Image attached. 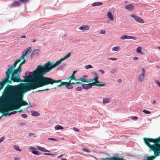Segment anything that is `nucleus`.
<instances>
[{
    "instance_id": "obj_1",
    "label": "nucleus",
    "mask_w": 160,
    "mask_h": 160,
    "mask_svg": "<svg viewBox=\"0 0 160 160\" xmlns=\"http://www.w3.org/2000/svg\"><path fill=\"white\" fill-rule=\"evenodd\" d=\"M52 67L49 61L44 65H38L34 77L31 82L26 84L27 87L30 88V90L49 84H53L52 79L43 76L45 74L50 72Z\"/></svg>"
},
{
    "instance_id": "obj_2",
    "label": "nucleus",
    "mask_w": 160,
    "mask_h": 160,
    "mask_svg": "<svg viewBox=\"0 0 160 160\" xmlns=\"http://www.w3.org/2000/svg\"><path fill=\"white\" fill-rule=\"evenodd\" d=\"M146 144L149 147V151H153L155 156L144 157L142 160H153L156 157L159 156L160 153V137L158 138H144Z\"/></svg>"
},
{
    "instance_id": "obj_3",
    "label": "nucleus",
    "mask_w": 160,
    "mask_h": 160,
    "mask_svg": "<svg viewBox=\"0 0 160 160\" xmlns=\"http://www.w3.org/2000/svg\"><path fill=\"white\" fill-rule=\"evenodd\" d=\"M28 83H21L19 85H8L6 87L4 90L5 93H12L13 92L17 94V97L20 98L22 92L30 90V88L27 87Z\"/></svg>"
},
{
    "instance_id": "obj_4",
    "label": "nucleus",
    "mask_w": 160,
    "mask_h": 160,
    "mask_svg": "<svg viewBox=\"0 0 160 160\" xmlns=\"http://www.w3.org/2000/svg\"><path fill=\"white\" fill-rule=\"evenodd\" d=\"M17 94L16 95H10L9 96L8 99H3L2 100V104H1V108L5 109V112H8L9 110H11L12 106L10 105H15V101L17 99L15 100L16 98L18 99L17 96ZM16 109L15 108H13L12 110Z\"/></svg>"
},
{
    "instance_id": "obj_5",
    "label": "nucleus",
    "mask_w": 160,
    "mask_h": 160,
    "mask_svg": "<svg viewBox=\"0 0 160 160\" xmlns=\"http://www.w3.org/2000/svg\"><path fill=\"white\" fill-rule=\"evenodd\" d=\"M25 63V62H22L19 65L18 68L14 70V73L12 75L11 77V80L14 82H25L27 81L25 80H22L20 78L19 73L21 71L22 66Z\"/></svg>"
},
{
    "instance_id": "obj_6",
    "label": "nucleus",
    "mask_w": 160,
    "mask_h": 160,
    "mask_svg": "<svg viewBox=\"0 0 160 160\" xmlns=\"http://www.w3.org/2000/svg\"><path fill=\"white\" fill-rule=\"evenodd\" d=\"M23 92L22 94L21 97L20 98H18V99L15 101V105L19 107V108L21 106L25 105H27L28 104L26 101L22 100V98H23Z\"/></svg>"
},
{
    "instance_id": "obj_7",
    "label": "nucleus",
    "mask_w": 160,
    "mask_h": 160,
    "mask_svg": "<svg viewBox=\"0 0 160 160\" xmlns=\"http://www.w3.org/2000/svg\"><path fill=\"white\" fill-rule=\"evenodd\" d=\"M15 68V66H14L13 65L9 67L7 71L6 72V78L4 79L3 81H6L7 79H7L10 78V75L12 73V71Z\"/></svg>"
},
{
    "instance_id": "obj_8",
    "label": "nucleus",
    "mask_w": 160,
    "mask_h": 160,
    "mask_svg": "<svg viewBox=\"0 0 160 160\" xmlns=\"http://www.w3.org/2000/svg\"><path fill=\"white\" fill-rule=\"evenodd\" d=\"M29 0H19L18 1H15L10 5V7H18L21 5L20 2L22 3H25L28 2Z\"/></svg>"
},
{
    "instance_id": "obj_9",
    "label": "nucleus",
    "mask_w": 160,
    "mask_h": 160,
    "mask_svg": "<svg viewBox=\"0 0 160 160\" xmlns=\"http://www.w3.org/2000/svg\"><path fill=\"white\" fill-rule=\"evenodd\" d=\"M5 78H3L2 81H0V91L3 88L5 84L7 83H8L10 84H12V82L11 81L9 80V79H7L6 81H3Z\"/></svg>"
},
{
    "instance_id": "obj_10",
    "label": "nucleus",
    "mask_w": 160,
    "mask_h": 160,
    "mask_svg": "<svg viewBox=\"0 0 160 160\" xmlns=\"http://www.w3.org/2000/svg\"><path fill=\"white\" fill-rule=\"evenodd\" d=\"M131 16L132 18H133L137 22L141 23H144V21L143 19L139 16H137L134 14H131Z\"/></svg>"
},
{
    "instance_id": "obj_11",
    "label": "nucleus",
    "mask_w": 160,
    "mask_h": 160,
    "mask_svg": "<svg viewBox=\"0 0 160 160\" xmlns=\"http://www.w3.org/2000/svg\"><path fill=\"white\" fill-rule=\"evenodd\" d=\"M142 73L138 76V80L139 82H142L144 80V79L145 76V70L142 68L141 69Z\"/></svg>"
},
{
    "instance_id": "obj_12",
    "label": "nucleus",
    "mask_w": 160,
    "mask_h": 160,
    "mask_svg": "<svg viewBox=\"0 0 160 160\" xmlns=\"http://www.w3.org/2000/svg\"><path fill=\"white\" fill-rule=\"evenodd\" d=\"M32 149L31 152L33 154L37 155H41V152H39L35 148L31 147L30 148V149Z\"/></svg>"
},
{
    "instance_id": "obj_13",
    "label": "nucleus",
    "mask_w": 160,
    "mask_h": 160,
    "mask_svg": "<svg viewBox=\"0 0 160 160\" xmlns=\"http://www.w3.org/2000/svg\"><path fill=\"white\" fill-rule=\"evenodd\" d=\"M102 159L103 160H125L123 158L117 157L103 158Z\"/></svg>"
},
{
    "instance_id": "obj_14",
    "label": "nucleus",
    "mask_w": 160,
    "mask_h": 160,
    "mask_svg": "<svg viewBox=\"0 0 160 160\" xmlns=\"http://www.w3.org/2000/svg\"><path fill=\"white\" fill-rule=\"evenodd\" d=\"M120 39L124 40L125 39H132L134 40H136L137 38L132 36H127L126 35H124L120 38Z\"/></svg>"
},
{
    "instance_id": "obj_15",
    "label": "nucleus",
    "mask_w": 160,
    "mask_h": 160,
    "mask_svg": "<svg viewBox=\"0 0 160 160\" xmlns=\"http://www.w3.org/2000/svg\"><path fill=\"white\" fill-rule=\"evenodd\" d=\"M125 7L126 9L130 11H132L133 10L134 8V6L131 4H130L127 5L125 6Z\"/></svg>"
},
{
    "instance_id": "obj_16",
    "label": "nucleus",
    "mask_w": 160,
    "mask_h": 160,
    "mask_svg": "<svg viewBox=\"0 0 160 160\" xmlns=\"http://www.w3.org/2000/svg\"><path fill=\"white\" fill-rule=\"evenodd\" d=\"M90 27L88 25H83L80 27L79 29L83 31H85L88 30L89 29Z\"/></svg>"
},
{
    "instance_id": "obj_17",
    "label": "nucleus",
    "mask_w": 160,
    "mask_h": 160,
    "mask_svg": "<svg viewBox=\"0 0 160 160\" xmlns=\"http://www.w3.org/2000/svg\"><path fill=\"white\" fill-rule=\"evenodd\" d=\"M32 51L31 48L30 47L26 48L22 52L25 54L26 55L27 54L30 53Z\"/></svg>"
},
{
    "instance_id": "obj_18",
    "label": "nucleus",
    "mask_w": 160,
    "mask_h": 160,
    "mask_svg": "<svg viewBox=\"0 0 160 160\" xmlns=\"http://www.w3.org/2000/svg\"><path fill=\"white\" fill-rule=\"evenodd\" d=\"M91 85L90 84V83L87 84L83 83L82 85V87L84 89L86 90H87L89 88H91Z\"/></svg>"
},
{
    "instance_id": "obj_19",
    "label": "nucleus",
    "mask_w": 160,
    "mask_h": 160,
    "mask_svg": "<svg viewBox=\"0 0 160 160\" xmlns=\"http://www.w3.org/2000/svg\"><path fill=\"white\" fill-rule=\"evenodd\" d=\"M26 55L25 54H24L22 52V55L18 59V60L20 62L22 60H23V61L22 62H23L24 61L25 62V63L26 62V60L25 59V57L26 56Z\"/></svg>"
},
{
    "instance_id": "obj_20",
    "label": "nucleus",
    "mask_w": 160,
    "mask_h": 160,
    "mask_svg": "<svg viewBox=\"0 0 160 160\" xmlns=\"http://www.w3.org/2000/svg\"><path fill=\"white\" fill-rule=\"evenodd\" d=\"M31 112L32 113V115L33 116L37 117L40 115V113L38 112L34 111H31Z\"/></svg>"
},
{
    "instance_id": "obj_21",
    "label": "nucleus",
    "mask_w": 160,
    "mask_h": 160,
    "mask_svg": "<svg viewBox=\"0 0 160 160\" xmlns=\"http://www.w3.org/2000/svg\"><path fill=\"white\" fill-rule=\"evenodd\" d=\"M39 52V50L38 49H35L32 51L31 54V57H33V56L38 54Z\"/></svg>"
},
{
    "instance_id": "obj_22",
    "label": "nucleus",
    "mask_w": 160,
    "mask_h": 160,
    "mask_svg": "<svg viewBox=\"0 0 160 160\" xmlns=\"http://www.w3.org/2000/svg\"><path fill=\"white\" fill-rule=\"evenodd\" d=\"M107 16L110 20L111 21H112L113 20V15H112L111 12H109L107 13Z\"/></svg>"
},
{
    "instance_id": "obj_23",
    "label": "nucleus",
    "mask_w": 160,
    "mask_h": 160,
    "mask_svg": "<svg viewBox=\"0 0 160 160\" xmlns=\"http://www.w3.org/2000/svg\"><path fill=\"white\" fill-rule=\"evenodd\" d=\"M103 3L102 2H96L93 3L92 5V7H95L96 6H100L102 5Z\"/></svg>"
},
{
    "instance_id": "obj_24",
    "label": "nucleus",
    "mask_w": 160,
    "mask_h": 160,
    "mask_svg": "<svg viewBox=\"0 0 160 160\" xmlns=\"http://www.w3.org/2000/svg\"><path fill=\"white\" fill-rule=\"evenodd\" d=\"M63 61V60H62V58L60 59L59 60L57 61L55 63V65H53L51 63V64L52 65V68H53L55 67L56 66L59 64L61 63V62Z\"/></svg>"
},
{
    "instance_id": "obj_25",
    "label": "nucleus",
    "mask_w": 160,
    "mask_h": 160,
    "mask_svg": "<svg viewBox=\"0 0 160 160\" xmlns=\"http://www.w3.org/2000/svg\"><path fill=\"white\" fill-rule=\"evenodd\" d=\"M70 82V81L69 82H68V83L67 84V85H65V87L68 89H72L73 87V86L72 85V84H70L69 83Z\"/></svg>"
},
{
    "instance_id": "obj_26",
    "label": "nucleus",
    "mask_w": 160,
    "mask_h": 160,
    "mask_svg": "<svg viewBox=\"0 0 160 160\" xmlns=\"http://www.w3.org/2000/svg\"><path fill=\"white\" fill-rule=\"evenodd\" d=\"M100 83V82H99L98 81H95L94 82H93L92 83H90V84H91V87H92V86H98V84H97V83Z\"/></svg>"
},
{
    "instance_id": "obj_27",
    "label": "nucleus",
    "mask_w": 160,
    "mask_h": 160,
    "mask_svg": "<svg viewBox=\"0 0 160 160\" xmlns=\"http://www.w3.org/2000/svg\"><path fill=\"white\" fill-rule=\"evenodd\" d=\"M55 129L56 130L59 129H63V128L59 125H57L55 127Z\"/></svg>"
},
{
    "instance_id": "obj_28",
    "label": "nucleus",
    "mask_w": 160,
    "mask_h": 160,
    "mask_svg": "<svg viewBox=\"0 0 160 160\" xmlns=\"http://www.w3.org/2000/svg\"><path fill=\"white\" fill-rule=\"evenodd\" d=\"M77 71H74L73 72V73L72 75V76L71 77H70L69 78L71 79V80H72V79H75V78L74 76V75L75 74V73L77 72Z\"/></svg>"
},
{
    "instance_id": "obj_29",
    "label": "nucleus",
    "mask_w": 160,
    "mask_h": 160,
    "mask_svg": "<svg viewBox=\"0 0 160 160\" xmlns=\"http://www.w3.org/2000/svg\"><path fill=\"white\" fill-rule=\"evenodd\" d=\"M142 48L140 47H138L137 49H136V51L137 52L139 53L142 54Z\"/></svg>"
},
{
    "instance_id": "obj_30",
    "label": "nucleus",
    "mask_w": 160,
    "mask_h": 160,
    "mask_svg": "<svg viewBox=\"0 0 160 160\" xmlns=\"http://www.w3.org/2000/svg\"><path fill=\"white\" fill-rule=\"evenodd\" d=\"M13 147L16 150H17V151H18L19 152H21L22 151L21 149H20L19 148V147L17 145H13Z\"/></svg>"
},
{
    "instance_id": "obj_31",
    "label": "nucleus",
    "mask_w": 160,
    "mask_h": 160,
    "mask_svg": "<svg viewBox=\"0 0 160 160\" xmlns=\"http://www.w3.org/2000/svg\"><path fill=\"white\" fill-rule=\"evenodd\" d=\"M71 52L68 53V54L64 56L63 58H62V60H63V61L65 59L68 58L70 56L71 54Z\"/></svg>"
},
{
    "instance_id": "obj_32",
    "label": "nucleus",
    "mask_w": 160,
    "mask_h": 160,
    "mask_svg": "<svg viewBox=\"0 0 160 160\" xmlns=\"http://www.w3.org/2000/svg\"><path fill=\"white\" fill-rule=\"evenodd\" d=\"M37 148L39 150L42 152H44L45 149V148H44L40 146H37Z\"/></svg>"
},
{
    "instance_id": "obj_33",
    "label": "nucleus",
    "mask_w": 160,
    "mask_h": 160,
    "mask_svg": "<svg viewBox=\"0 0 160 160\" xmlns=\"http://www.w3.org/2000/svg\"><path fill=\"white\" fill-rule=\"evenodd\" d=\"M109 102V100L108 98H105L103 99L102 103L103 104H105Z\"/></svg>"
},
{
    "instance_id": "obj_34",
    "label": "nucleus",
    "mask_w": 160,
    "mask_h": 160,
    "mask_svg": "<svg viewBox=\"0 0 160 160\" xmlns=\"http://www.w3.org/2000/svg\"><path fill=\"white\" fill-rule=\"evenodd\" d=\"M78 80H80L82 82H87V79H85L84 78H79L78 79Z\"/></svg>"
},
{
    "instance_id": "obj_35",
    "label": "nucleus",
    "mask_w": 160,
    "mask_h": 160,
    "mask_svg": "<svg viewBox=\"0 0 160 160\" xmlns=\"http://www.w3.org/2000/svg\"><path fill=\"white\" fill-rule=\"evenodd\" d=\"M17 112V111H13V112H11L10 113H9L8 114H5V116L6 117H7L8 116V115L9 116H10V115H12V114H15Z\"/></svg>"
},
{
    "instance_id": "obj_36",
    "label": "nucleus",
    "mask_w": 160,
    "mask_h": 160,
    "mask_svg": "<svg viewBox=\"0 0 160 160\" xmlns=\"http://www.w3.org/2000/svg\"><path fill=\"white\" fill-rule=\"evenodd\" d=\"M119 49V48L117 47H113L112 49L113 51H118Z\"/></svg>"
},
{
    "instance_id": "obj_37",
    "label": "nucleus",
    "mask_w": 160,
    "mask_h": 160,
    "mask_svg": "<svg viewBox=\"0 0 160 160\" xmlns=\"http://www.w3.org/2000/svg\"><path fill=\"white\" fill-rule=\"evenodd\" d=\"M142 112L146 114H149L151 113V112L148 111L144 109L142 111Z\"/></svg>"
},
{
    "instance_id": "obj_38",
    "label": "nucleus",
    "mask_w": 160,
    "mask_h": 160,
    "mask_svg": "<svg viewBox=\"0 0 160 160\" xmlns=\"http://www.w3.org/2000/svg\"><path fill=\"white\" fill-rule=\"evenodd\" d=\"M92 68V66L90 64L85 66V68L87 69H89L91 68Z\"/></svg>"
},
{
    "instance_id": "obj_39",
    "label": "nucleus",
    "mask_w": 160,
    "mask_h": 160,
    "mask_svg": "<svg viewBox=\"0 0 160 160\" xmlns=\"http://www.w3.org/2000/svg\"><path fill=\"white\" fill-rule=\"evenodd\" d=\"M66 66L65 63L62 64V65H61L58 68V69H63V68L64 67Z\"/></svg>"
},
{
    "instance_id": "obj_40",
    "label": "nucleus",
    "mask_w": 160,
    "mask_h": 160,
    "mask_svg": "<svg viewBox=\"0 0 160 160\" xmlns=\"http://www.w3.org/2000/svg\"><path fill=\"white\" fill-rule=\"evenodd\" d=\"M36 72H35V73H34V76L35 75V73H36ZM29 76V77H32L33 76H34V73L33 72H29V74H28V75Z\"/></svg>"
},
{
    "instance_id": "obj_41",
    "label": "nucleus",
    "mask_w": 160,
    "mask_h": 160,
    "mask_svg": "<svg viewBox=\"0 0 160 160\" xmlns=\"http://www.w3.org/2000/svg\"><path fill=\"white\" fill-rule=\"evenodd\" d=\"M130 118H131L132 120H137L138 118L136 116H131L130 117Z\"/></svg>"
},
{
    "instance_id": "obj_42",
    "label": "nucleus",
    "mask_w": 160,
    "mask_h": 160,
    "mask_svg": "<svg viewBox=\"0 0 160 160\" xmlns=\"http://www.w3.org/2000/svg\"><path fill=\"white\" fill-rule=\"evenodd\" d=\"M19 62L18 60V59H17L14 62L12 65L14 66H15V68L17 64Z\"/></svg>"
},
{
    "instance_id": "obj_43",
    "label": "nucleus",
    "mask_w": 160,
    "mask_h": 160,
    "mask_svg": "<svg viewBox=\"0 0 160 160\" xmlns=\"http://www.w3.org/2000/svg\"><path fill=\"white\" fill-rule=\"evenodd\" d=\"M29 136L35 137L36 136L34 133H29L28 135Z\"/></svg>"
},
{
    "instance_id": "obj_44",
    "label": "nucleus",
    "mask_w": 160,
    "mask_h": 160,
    "mask_svg": "<svg viewBox=\"0 0 160 160\" xmlns=\"http://www.w3.org/2000/svg\"><path fill=\"white\" fill-rule=\"evenodd\" d=\"M82 150L83 151L87 152H90V151L89 150H88L87 149V148H82Z\"/></svg>"
},
{
    "instance_id": "obj_45",
    "label": "nucleus",
    "mask_w": 160,
    "mask_h": 160,
    "mask_svg": "<svg viewBox=\"0 0 160 160\" xmlns=\"http://www.w3.org/2000/svg\"><path fill=\"white\" fill-rule=\"evenodd\" d=\"M62 84V85H67V84L68 83V82H60Z\"/></svg>"
},
{
    "instance_id": "obj_46",
    "label": "nucleus",
    "mask_w": 160,
    "mask_h": 160,
    "mask_svg": "<svg viewBox=\"0 0 160 160\" xmlns=\"http://www.w3.org/2000/svg\"><path fill=\"white\" fill-rule=\"evenodd\" d=\"M82 88L81 87H78L76 88V90L77 91H81L82 90Z\"/></svg>"
},
{
    "instance_id": "obj_47",
    "label": "nucleus",
    "mask_w": 160,
    "mask_h": 160,
    "mask_svg": "<svg viewBox=\"0 0 160 160\" xmlns=\"http://www.w3.org/2000/svg\"><path fill=\"white\" fill-rule=\"evenodd\" d=\"M48 140L53 141H58L57 139L53 138H48Z\"/></svg>"
},
{
    "instance_id": "obj_48",
    "label": "nucleus",
    "mask_w": 160,
    "mask_h": 160,
    "mask_svg": "<svg viewBox=\"0 0 160 160\" xmlns=\"http://www.w3.org/2000/svg\"><path fill=\"white\" fill-rule=\"evenodd\" d=\"M61 81V80H55L53 79V84H54V83H57V82H60Z\"/></svg>"
},
{
    "instance_id": "obj_49",
    "label": "nucleus",
    "mask_w": 160,
    "mask_h": 160,
    "mask_svg": "<svg viewBox=\"0 0 160 160\" xmlns=\"http://www.w3.org/2000/svg\"><path fill=\"white\" fill-rule=\"evenodd\" d=\"M155 82L156 83L159 87H160V82L157 80H155Z\"/></svg>"
},
{
    "instance_id": "obj_50",
    "label": "nucleus",
    "mask_w": 160,
    "mask_h": 160,
    "mask_svg": "<svg viewBox=\"0 0 160 160\" xmlns=\"http://www.w3.org/2000/svg\"><path fill=\"white\" fill-rule=\"evenodd\" d=\"M50 89H50L47 88V89H44L43 90H38V91L37 92H42V91H48Z\"/></svg>"
},
{
    "instance_id": "obj_51",
    "label": "nucleus",
    "mask_w": 160,
    "mask_h": 160,
    "mask_svg": "<svg viewBox=\"0 0 160 160\" xmlns=\"http://www.w3.org/2000/svg\"><path fill=\"white\" fill-rule=\"evenodd\" d=\"M99 71L102 74H103L105 73L104 71L102 69H99Z\"/></svg>"
},
{
    "instance_id": "obj_52",
    "label": "nucleus",
    "mask_w": 160,
    "mask_h": 160,
    "mask_svg": "<svg viewBox=\"0 0 160 160\" xmlns=\"http://www.w3.org/2000/svg\"><path fill=\"white\" fill-rule=\"evenodd\" d=\"M105 33H106L105 31L103 30H102L101 31L99 32V33L100 34H104Z\"/></svg>"
},
{
    "instance_id": "obj_53",
    "label": "nucleus",
    "mask_w": 160,
    "mask_h": 160,
    "mask_svg": "<svg viewBox=\"0 0 160 160\" xmlns=\"http://www.w3.org/2000/svg\"><path fill=\"white\" fill-rule=\"evenodd\" d=\"M108 59L111 60H112L113 61H114V60H117V58H108Z\"/></svg>"
},
{
    "instance_id": "obj_54",
    "label": "nucleus",
    "mask_w": 160,
    "mask_h": 160,
    "mask_svg": "<svg viewBox=\"0 0 160 160\" xmlns=\"http://www.w3.org/2000/svg\"><path fill=\"white\" fill-rule=\"evenodd\" d=\"M116 72V70L115 69H113L111 70V72L112 74Z\"/></svg>"
},
{
    "instance_id": "obj_55",
    "label": "nucleus",
    "mask_w": 160,
    "mask_h": 160,
    "mask_svg": "<svg viewBox=\"0 0 160 160\" xmlns=\"http://www.w3.org/2000/svg\"><path fill=\"white\" fill-rule=\"evenodd\" d=\"M5 137L3 136L0 138V143L4 139Z\"/></svg>"
},
{
    "instance_id": "obj_56",
    "label": "nucleus",
    "mask_w": 160,
    "mask_h": 160,
    "mask_svg": "<svg viewBox=\"0 0 160 160\" xmlns=\"http://www.w3.org/2000/svg\"><path fill=\"white\" fill-rule=\"evenodd\" d=\"M73 130L74 131H76L77 132H78L79 131V130L78 128H75V127H74L73 128Z\"/></svg>"
},
{
    "instance_id": "obj_57",
    "label": "nucleus",
    "mask_w": 160,
    "mask_h": 160,
    "mask_svg": "<svg viewBox=\"0 0 160 160\" xmlns=\"http://www.w3.org/2000/svg\"><path fill=\"white\" fill-rule=\"evenodd\" d=\"M94 81V80H93V79H89V80L87 79V82H93Z\"/></svg>"
},
{
    "instance_id": "obj_58",
    "label": "nucleus",
    "mask_w": 160,
    "mask_h": 160,
    "mask_svg": "<svg viewBox=\"0 0 160 160\" xmlns=\"http://www.w3.org/2000/svg\"><path fill=\"white\" fill-rule=\"evenodd\" d=\"M98 77H99L98 76H96V77H95L93 79V80H94V81H98Z\"/></svg>"
},
{
    "instance_id": "obj_59",
    "label": "nucleus",
    "mask_w": 160,
    "mask_h": 160,
    "mask_svg": "<svg viewBox=\"0 0 160 160\" xmlns=\"http://www.w3.org/2000/svg\"><path fill=\"white\" fill-rule=\"evenodd\" d=\"M29 72L26 71V72H25V75L27 77H28V78H29V76H28V74H29Z\"/></svg>"
},
{
    "instance_id": "obj_60",
    "label": "nucleus",
    "mask_w": 160,
    "mask_h": 160,
    "mask_svg": "<svg viewBox=\"0 0 160 160\" xmlns=\"http://www.w3.org/2000/svg\"><path fill=\"white\" fill-rule=\"evenodd\" d=\"M22 116L23 118H26L27 117V115L26 114H23L22 115Z\"/></svg>"
},
{
    "instance_id": "obj_61",
    "label": "nucleus",
    "mask_w": 160,
    "mask_h": 160,
    "mask_svg": "<svg viewBox=\"0 0 160 160\" xmlns=\"http://www.w3.org/2000/svg\"><path fill=\"white\" fill-rule=\"evenodd\" d=\"M14 160H20L21 158L18 157H15L14 158Z\"/></svg>"
},
{
    "instance_id": "obj_62",
    "label": "nucleus",
    "mask_w": 160,
    "mask_h": 160,
    "mask_svg": "<svg viewBox=\"0 0 160 160\" xmlns=\"http://www.w3.org/2000/svg\"><path fill=\"white\" fill-rule=\"evenodd\" d=\"M92 74H93L95 76H98V74L96 72H92Z\"/></svg>"
},
{
    "instance_id": "obj_63",
    "label": "nucleus",
    "mask_w": 160,
    "mask_h": 160,
    "mask_svg": "<svg viewBox=\"0 0 160 160\" xmlns=\"http://www.w3.org/2000/svg\"><path fill=\"white\" fill-rule=\"evenodd\" d=\"M23 78H24V79L25 80H28V78L26 76H22Z\"/></svg>"
},
{
    "instance_id": "obj_64",
    "label": "nucleus",
    "mask_w": 160,
    "mask_h": 160,
    "mask_svg": "<svg viewBox=\"0 0 160 160\" xmlns=\"http://www.w3.org/2000/svg\"><path fill=\"white\" fill-rule=\"evenodd\" d=\"M105 85V83H102V84H98V86H104Z\"/></svg>"
}]
</instances>
